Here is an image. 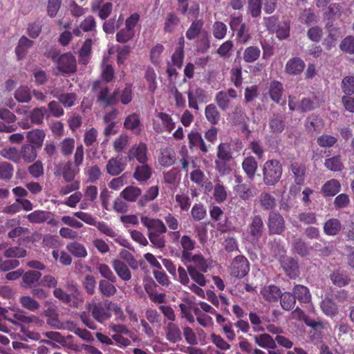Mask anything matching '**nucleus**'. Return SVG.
<instances>
[{
  "label": "nucleus",
  "instance_id": "f257e3e1",
  "mask_svg": "<svg viewBox=\"0 0 354 354\" xmlns=\"http://www.w3.org/2000/svg\"><path fill=\"white\" fill-rule=\"evenodd\" d=\"M91 90L96 93L97 102L104 107L115 105L118 102V91L111 93L109 87L100 80L93 82Z\"/></svg>",
  "mask_w": 354,
  "mask_h": 354
},
{
  "label": "nucleus",
  "instance_id": "f03ea898",
  "mask_svg": "<svg viewBox=\"0 0 354 354\" xmlns=\"http://www.w3.org/2000/svg\"><path fill=\"white\" fill-rule=\"evenodd\" d=\"M282 165L275 159L267 160L263 166V181L267 186L275 185L281 179Z\"/></svg>",
  "mask_w": 354,
  "mask_h": 354
},
{
  "label": "nucleus",
  "instance_id": "7ed1b4c3",
  "mask_svg": "<svg viewBox=\"0 0 354 354\" xmlns=\"http://www.w3.org/2000/svg\"><path fill=\"white\" fill-rule=\"evenodd\" d=\"M230 275L237 279L245 277L250 271V263L243 255H238L232 261L229 267Z\"/></svg>",
  "mask_w": 354,
  "mask_h": 354
},
{
  "label": "nucleus",
  "instance_id": "20e7f679",
  "mask_svg": "<svg viewBox=\"0 0 354 354\" xmlns=\"http://www.w3.org/2000/svg\"><path fill=\"white\" fill-rule=\"evenodd\" d=\"M268 227L270 234H281L286 229L285 220L277 212H271L268 216Z\"/></svg>",
  "mask_w": 354,
  "mask_h": 354
},
{
  "label": "nucleus",
  "instance_id": "39448f33",
  "mask_svg": "<svg viewBox=\"0 0 354 354\" xmlns=\"http://www.w3.org/2000/svg\"><path fill=\"white\" fill-rule=\"evenodd\" d=\"M1 315L5 320L10 322L15 325H20L21 323L29 324L36 319L35 316L26 315L23 312H14L1 308Z\"/></svg>",
  "mask_w": 354,
  "mask_h": 354
},
{
  "label": "nucleus",
  "instance_id": "423d86ee",
  "mask_svg": "<svg viewBox=\"0 0 354 354\" xmlns=\"http://www.w3.org/2000/svg\"><path fill=\"white\" fill-rule=\"evenodd\" d=\"M147 146L145 142H140L129 149L127 158L129 161L136 160L139 163L144 164L148 160Z\"/></svg>",
  "mask_w": 354,
  "mask_h": 354
},
{
  "label": "nucleus",
  "instance_id": "0eeeda50",
  "mask_svg": "<svg viewBox=\"0 0 354 354\" xmlns=\"http://www.w3.org/2000/svg\"><path fill=\"white\" fill-rule=\"evenodd\" d=\"M57 68L64 73L69 74L76 71V59L71 53L61 55L57 60Z\"/></svg>",
  "mask_w": 354,
  "mask_h": 354
},
{
  "label": "nucleus",
  "instance_id": "6e6552de",
  "mask_svg": "<svg viewBox=\"0 0 354 354\" xmlns=\"http://www.w3.org/2000/svg\"><path fill=\"white\" fill-rule=\"evenodd\" d=\"M26 217L28 221L32 223H41L46 222L48 224L53 226H56L58 224V222L55 220L53 214L44 210H35L28 214Z\"/></svg>",
  "mask_w": 354,
  "mask_h": 354
},
{
  "label": "nucleus",
  "instance_id": "1a4fd4ad",
  "mask_svg": "<svg viewBox=\"0 0 354 354\" xmlns=\"http://www.w3.org/2000/svg\"><path fill=\"white\" fill-rule=\"evenodd\" d=\"M280 264L286 274L290 279H296L299 275V266L297 259L292 257H283L280 259Z\"/></svg>",
  "mask_w": 354,
  "mask_h": 354
},
{
  "label": "nucleus",
  "instance_id": "9d476101",
  "mask_svg": "<svg viewBox=\"0 0 354 354\" xmlns=\"http://www.w3.org/2000/svg\"><path fill=\"white\" fill-rule=\"evenodd\" d=\"M188 105L190 109L198 110V103H206L208 101L207 92L202 88L198 87L194 90L187 91Z\"/></svg>",
  "mask_w": 354,
  "mask_h": 354
},
{
  "label": "nucleus",
  "instance_id": "9b49d317",
  "mask_svg": "<svg viewBox=\"0 0 354 354\" xmlns=\"http://www.w3.org/2000/svg\"><path fill=\"white\" fill-rule=\"evenodd\" d=\"M188 145L190 149H198L203 153H207L211 148L210 145H206L202 135L196 131H192L187 135Z\"/></svg>",
  "mask_w": 354,
  "mask_h": 354
},
{
  "label": "nucleus",
  "instance_id": "f8f14e48",
  "mask_svg": "<svg viewBox=\"0 0 354 354\" xmlns=\"http://www.w3.org/2000/svg\"><path fill=\"white\" fill-rule=\"evenodd\" d=\"M283 91V86L281 82L272 80L268 86L267 94L272 101L279 105L284 106L286 104V100L281 102Z\"/></svg>",
  "mask_w": 354,
  "mask_h": 354
},
{
  "label": "nucleus",
  "instance_id": "ddd939ff",
  "mask_svg": "<svg viewBox=\"0 0 354 354\" xmlns=\"http://www.w3.org/2000/svg\"><path fill=\"white\" fill-rule=\"evenodd\" d=\"M140 221L142 224L147 228L149 232L165 233L167 230L164 223L158 218L142 216Z\"/></svg>",
  "mask_w": 354,
  "mask_h": 354
},
{
  "label": "nucleus",
  "instance_id": "4468645a",
  "mask_svg": "<svg viewBox=\"0 0 354 354\" xmlns=\"http://www.w3.org/2000/svg\"><path fill=\"white\" fill-rule=\"evenodd\" d=\"M88 310L93 317L97 322L103 323L111 317V313L102 304H92L88 305Z\"/></svg>",
  "mask_w": 354,
  "mask_h": 354
},
{
  "label": "nucleus",
  "instance_id": "2eb2a0df",
  "mask_svg": "<svg viewBox=\"0 0 354 354\" xmlns=\"http://www.w3.org/2000/svg\"><path fill=\"white\" fill-rule=\"evenodd\" d=\"M250 234L254 240L259 241L262 236L264 230V224L260 215L252 217V223L250 224Z\"/></svg>",
  "mask_w": 354,
  "mask_h": 354
},
{
  "label": "nucleus",
  "instance_id": "dca6fc26",
  "mask_svg": "<svg viewBox=\"0 0 354 354\" xmlns=\"http://www.w3.org/2000/svg\"><path fill=\"white\" fill-rule=\"evenodd\" d=\"M59 170L66 182L73 181L75 176L78 174L80 169L78 167L68 160L59 166Z\"/></svg>",
  "mask_w": 354,
  "mask_h": 354
},
{
  "label": "nucleus",
  "instance_id": "f3484780",
  "mask_svg": "<svg viewBox=\"0 0 354 354\" xmlns=\"http://www.w3.org/2000/svg\"><path fill=\"white\" fill-rule=\"evenodd\" d=\"M305 68L304 62L299 57H293L290 59L285 66L286 73L291 75H297L301 74Z\"/></svg>",
  "mask_w": 354,
  "mask_h": 354
},
{
  "label": "nucleus",
  "instance_id": "a211bd4d",
  "mask_svg": "<svg viewBox=\"0 0 354 354\" xmlns=\"http://www.w3.org/2000/svg\"><path fill=\"white\" fill-rule=\"evenodd\" d=\"M261 295L266 301L273 303L278 301L279 297L281 296V291L278 286L270 285L264 286L261 290Z\"/></svg>",
  "mask_w": 354,
  "mask_h": 354
},
{
  "label": "nucleus",
  "instance_id": "6ab92c4d",
  "mask_svg": "<svg viewBox=\"0 0 354 354\" xmlns=\"http://www.w3.org/2000/svg\"><path fill=\"white\" fill-rule=\"evenodd\" d=\"M112 267L117 275L122 280L129 281L131 279V273L127 265L120 259H115L112 261Z\"/></svg>",
  "mask_w": 354,
  "mask_h": 354
},
{
  "label": "nucleus",
  "instance_id": "aec40b11",
  "mask_svg": "<svg viewBox=\"0 0 354 354\" xmlns=\"http://www.w3.org/2000/svg\"><path fill=\"white\" fill-rule=\"evenodd\" d=\"M45 138L46 133L43 129H35L28 131L26 133L27 140L37 149L42 147Z\"/></svg>",
  "mask_w": 354,
  "mask_h": 354
},
{
  "label": "nucleus",
  "instance_id": "412c9836",
  "mask_svg": "<svg viewBox=\"0 0 354 354\" xmlns=\"http://www.w3.org/2000/svg\"><path fill=\"white\" fill-rule=\"evenodd\" d=\"M166 339L171 343H177L182 340V333L178 326L174 322H169L165 327Z\"/></svg>",
  "mask_w": 354,
  "mask_h": 354
},
{
  "label": "nucleus",
  "instance_id": "4be33fe9",
  "mask_svg": "<svg viewBox=\"0 0 354 354\" xmlns=\"http://www.w3.org/2000/svg\"><path fill=\"white\" fill-rule=\"evenodd\" d=\"M41 273L38 270H28L22 275L21 286L32 288L39 283Z\"/></svg>",
  "mask_w": 354,
  "mask_h": 354
},
{
  "label": "nucleus",
  "instance_id": "5701e85b",
  "mask_svg": "<svg viewBox=\"0 0 354 354\" xmlns=\"http://www.w3.org/2000/svg\"><path fill=\"white\" fill-rule=\"evenodd\" d=\"M126 165L122 162V158H112L106 164V172L111 176H118L125 169Z\"/></svg>",
  "mask_w": 354,
  "mask_h": 354
},
{
  "label": "nucleus",
  "instance_id": "b1692460",
  "mask_svg": "<svg viewBox=\"0 0 354 354\" xmlns=\"http://www.w3.org/2000/svg\"><path fill=\"white\" fill-rule=\"evenodd\" d=\"M254 340L256 344L263 348L268 349V351L269 349H275L277 346L274 339L268 333L254 335Z\"/></svg>",
  "mask_w": 354,
  "mask_h": 354
},
{
  "label": "nucleus",
  "instance_id": "393cba45",
  "mask_svg": "<svg viewBox=\"0 0 354 354\" xmlns=\"http://www.w3.org/2000/svg\"><path fill=\"white\" fill-rule=\"evenodd\" d=\"M292 294L300 303L307 304L311 300L309 289L303 285H295L292 288Z\"/></svg>",
  "mask_w": 354,
  "mask_h": 354
},
{
  "label": "nucleus",
  "instance_id": "a878e982",
  "mask_svg": "<svg viewBox=\"0 0 354 354\" xmlns=\"http://www.w3.org/2000/svg\"><path fill=\"white\" fill-rule=\"evenodd\" d=\"M180 243L183 248L182 259H189L192 255V251L195 248L196 242L189 236L183 235L180 239Z\"/></svg>",
  "mask_w": 354,
  "mask_h": 354
},
{
  "label": "nucleus",
  "instance_id": "bb28decb",
  "mask_svg": "<svg viewBox=\"0 0 354 354\" xmlns=\"http://www.w3.org/2000/svg\"><path fill=\"white\" fill-rule=\"evenodd\" d=\"M342 227V223L339 219L332 218L324 223L323 230L324 234L328 236H336L341 231Z\"/></svg>",
  "mask_w": 354,
  "mask_h": 354
},
{
  "label": "nucleus",
  "instance_id": "cd10ccee",
  "mask_svg": "<svg viewBox=\"0 0 354 354\" xmlns=\"http://www.w3.org/2000/svg\"><path fill=\"white\" fill-rule=\"evenodd\" d=\"M341 189V184L336 179L326 181L322 187V193L326 197L335 196Z\"/></svg>",
  "mask_w": 354,
  "mask_h": 354
},
{
  "label": "nucleus",
  "instance_id": "c85d7f7f",
  "mask_svg": "<svg viewBox=\"0 0 354 354\" xmlns=\"http://www.w3.org/2000/svg\"><path fill=\"white\" fill-rule=\"evenodd\" d=\"M290 171L294 175L295 182L297 185H301L304 183L306 167L304 164L297 162L291 163Z\"/></svg>",
  "mask_w": 354,
  "mask_h": 354
},
{
  "label": "nucleus",
  "instance_id": "c756f323",
  "mask_svg": "<svg viewBox=\"0 0 354 354\" xmlns=\"http://www.w3.org/2000/svg\"><path fill=\"white\" fill-rule=\"evenodd\" d=\"M33 41L25 36H22L15 48V53L18 60H21L25 57L28 50L32 46Z\"/></svg>",
  "mask_w": 354,
  "mask_h": 354
},
{
  "label": "nucleus",
  "instance_id": "7c9ffc66",
  "mask_svg": "<svg viewBox=\"0 0 354 354\" xmlns=\"http://www.w3.org/2000/svg\"><path fill=\"white\" fill-rule=\"evenodd\" d=\"M152 175L151 167L146 163L136 167L133 178L138 181H147Z\"/></svg>",
  "mask_w": 354,
  "mask_h": 354
},
{
  "label": "nucleus",
  "instance_id": "2f4dec72",
  "mask_svg": "<svg viewBox=\"0 0 354 354\" xmlns=\"http://www.w3.org/2000/svg\"><path fill=\"white\" fill-rule=\"evenodd\" d=\"M184 261L192 262L194 263L192 266L201 272H207L209 267L207 259L201 254H192L189 259H185Z\"/></svg>",
  "mask_w": 354,
  "mask_h": 354
},
{
  "label": "nucleus",
  "instance_id": "473e14b6",
  "mask_svg": "<svg viewBox=\"0 0 354 354\" xmlns=\"http://www.w3.org/2000/svg\"><path fill=\"white\" fill-rule=\"evenodd\" d=\"M36 147L30 144H25L22 145L20 151V158L21 157L26 162H33L37 156Z\"/></svg>",
  "mask_w": 354,
  "mask_h": 354
},
{
  "label": "nucleus",
  "instance_id": "72a5a7b5",
  "mask_svg": "<svg viewBox=\"0 0 354 354\" xmlns=\"http://www.w3.org/2000/svg\"><path fill=\"white\" fill-rule=\"evenodd\" d=\"M115 282H111V281H109L108 279H101L99 281V291L100 294L106 297H110L111 296H113L116 292L117 289L115 286H114V283Z\"/></svg>",
  "mask_w": 354,
  "mask_h": 354
},
{
  "label": "nucleus",
  "instance_id": "f704fd0d",
  "mask_svg": "<svg viewBox=\"0 0 354 354\" xmlns=\"http://www.w3.org/2000/svg\"><path fill=\"white\" fill-rule=\"evenodd\" d=\"M269 128L273 133H281L285 129V122L282 115L280 114H274L270 119Z\"/></svg>",
  "mask_w": 354,
  "mask_h": 354
},
{
  "label": "nucleus",
  "instance_id": "c9c22d12",
  "mask_svg": "<svg viewBox=\"0 0 354 354\" xmlns=\"http://www.w3.org/2000/svg\"><path fill=\"white\" fill-rule=\"evenodd\" d=\"M306 127L309 131L319 133L324 127V121L318 115H311L307 118Z\"/></svg>",
  "mask_w": 354,
  "mask_h": 354
},
{
  "label": "nucleus",
  "instance_id": "e433bc0d",
  "mask_svg": "<svg viewBox=\"0 0 354 354\" xmlns=\"http://www.w3.org/2000/svg\"><path fill=\"white\" fill-rule=\"evenodd\" d=\"M217 158L222 161L228 162L232 159V153L230 145L227 142H222L217 147Z\"/></svg>",
  "mask_w": 354,
  "mask_h": 354
},
{
  "label": "nucleus",
  "instance_id": "4c0bfd02",
  "mask_svg": "<svg viewBox=\"0 0 354 354\" xmlns=\"http://www.w3.org/2000/svg\"><path fill=\"white\" fill-rule=\"evenodd\" d=\"M242 167L248 177L252 180L257 169V162L254 158L250 156L245 158L242 163Z\"/></svg>",
  "mask_w": 354,
  "mask_h": 354
},
{
  "label": "nucleus",
  "instance_id": "58836bf2",
  "mask_svg": "<svg viewBox=\"0 0 354 354\" xmlns=\"http://www.w3.org/2000/svg\"><path fill=\"white\" fill-rule=\"evenodd\" d=\"M207 120L212 125L217 124L220 120L221 115L214 104H208L205 109Z\"/></svg>",
  "mask_w": 354,
  "mask_h": 354
},
{
  "label": "nucleus",
  "instance_id": "ea45409f",
  "mask_svg": "<svg viewBox=\"0 0 354 354\" xmlns=\"http://www.w3.org/2000/svg\"><path fill=\"white\" fill-rule=\"evenodd\" d=\"M292 252L301 257L309 255L310 252L306 243L300 238L295 239L292 243Z\"/></svg>",
  "mask_w": 354,
  "mask_h": 354
},
{
  "label": "nucleus",
  "instance_id": "a19ab883",
  "mask_svg": "<svg viewBox=\"0 0 354 354\" xmlns=\"http://www.w3.org/2000/svg\"><path fill=\"white\" fill-rule=\"evenodd\" d=\"M66 249L74 257L77 258H84L88 253L84 245L77 241H74L67 244Z\"/></svg>",
  "mask_w": 354,
  "mask_h": 354
},
{
  "label": "nucleus",
  "instance_id": "79ce46f5",
  "mask_svg": "<svg viewBox=\"0 0 354 354\" xmlns=\"http://www.w3.org/2000/svg\"><path fill=\"white\" fill-rule=\"evenodd\" d=\"M141 194L142 191L139 187L128 186L121 192L120 196L127 201L134 202Z\"/></svg>",
  "mask_w": 354,
  "mask_h": 354
},
{
  "label": "nucleus",
  "instance_id": "37998d69",
  "mask_svg": "<svg viewBox=\"0 0 354 354\" xmlns=\"http://www.w3.org/2000/svg\"><path fill=\"white\" fill-rule=\"evenodd\" d=\"M324 166L328 170L334 172L342 171L344 167L339 155L326 158L324 161Z\"/></svg>",
  "mask_w": 354,
  "mask_h": 354
},
{
  "label": "nucleus",
  "instance_id": "c03bdc74",
  "mask_svg": "<svg viewBox=\"0 0 354 354\" xmlns=\"http://www.w3.org/2000/svg\"><path fill=\"white\" fill-rule=\"evenodd\" d=\"M204 23L201 19L194 20L186 31V37L189 40H193L196 38L201 33Z\"/></svg>",
  "mask_w": 354,
  "mask_h": 354
},
{
  "label": "nucleus",
  "instance_id": "a18cd8bd",
  "mask_svg": "<svg viewBox=\"0 0 354 354\" xmlns=\"http://www.w3.org/2000/svg\"><path fill=\"white\" fill-rule=\"evenodd\" d=\"M109 328L111 330L115 333V334H120L122 335H126L133 342H136L138 339L135 333L129 330L124 324H117L111 323Z\"/></svg>",
  "mask_w": 354,
  "mask_h": 354
},
{
  "label": "nucleus",
  "instance_id": "49530a36",
  "mask_svg": "<svg viewBox=\"0 0 354 354\" xmlns=\"http://www.w3.org/2000/svg\"><path fill=\"white\" fill-rule=\"evenodd\" d=\"M279 299L281 306L284 310L289 311L293 309L296 304L295 297L289 292H281Z\"/></svg>",
  "mask_w": 354,
  "mask_h": 354
},
{
  "label": "nucleus",
  "instance_id": "de8ad7c7",
  "mask_svg": "<svg viewBox=\"0 0 354 354\" xmlns=\"http://www.w3.org/2000/svg\"><path fill=\"white\" fill-rule=\"evenodd\" d=\"M259 202L264 210L272 209L276 206V199L270 193L262 192L259 196Z\"/></svg>",
  "mask_w": 354,
  "mask_h": 354
},
{
  "label": "nucleus",
  "instance_id": "09e8293b",
  "mask_svg": "<svg viewBox=\"0 0 354 354\" xmlns=\"http://www.w3.org/2000/svg\"><path fill=\"white\" fill-rule=\"evenodd\" d=\"M319 104L317 102V98L312 100L309 97L303 98L298 104L297 111L300 113H305L310 111L318 107Z\"/></svg>",
  "mask_w": 354,
  "mask_h": 354
},
{
  "label": "nucleus",
  "instance_id": "8fccbe9b",
  "mask_svg": "<svg viewBox=\"0 0 354 354\" xmlns=\"http://www.w3.org/2000/svg\"><path fill=\"white\" fill-rule=\"evenodd\" d=\"M187 269L191 279L198 286H205L206 285V279L203 274L204 272L197 270V269L194 268L192 265L187 266Z\"/></svg>",
  "mask_w": 354,
  "mask_h": 354
},
{
  "label": "nucleus",
  "instance_id": "3c124183",
  "mask_svg": "<svg viewBox=\"0 0 354 354\" xmlns=\"http://www.w3.org/2000/svg\"><path fill=\"white\" fill-rule=\"evenodd\" d=\"M180 19L175 13H167L164 24V31L165 32H173L175 28L178 25Z\"/></svg>",
  "mask_w": 354,
  "mask_h": 354
},
{
  "label": "nucleus",
  "instance_id": "603ef678",
  "mask_svg": "<svg viewBox=\"0 0 354 354\" xmlns=\"http://www.w3.org/2000/svg\"><path fill=\"white\" fill-rule=\"evenodd\" d=\"M261 54V50L257 46H249L243 52V59L247 63H252L257 60Z\"/></svg>",
  "mask_w": 354,
  "mask_h": 354
},
{
  "label": "nucleus",
  "instance_id": "864d4df0",
  "mask_svg": "<svg viewBox=\"0 0 354 354\" xmlns=\"http://www.w3.org/2000/svg\"><path fill=\"white\" fill-rule=\"evenodd\" d=\"M321 308L323 313L327 316L333 317L338 313V308L336 304L332 299L328 298H326L322 301Z\"/></svg>",
  "mask_w": 354,
  "mask_h": 354
},
{
  "label": "nucleus",
  "instance_id": "5fc2aeb1",
  "mask_svg": "<svg viewBox=\"0 0 354 354\" xmlns=\"http://www.w3.org/2000/svg\"><path fill=\"white\" fill-rule=\"evenodd\" d=\"M213 196L214 200L218 203H221L227 199V190L224 185L221 183L219 180H217V183L214 186Z\"/></svg>",
  "mask_w": 354,
  "mask_h": 354
},
{
  "label": "nucleus",
  "instance_id": "6e6d98bb",
  "mask_svg": "<svg viewBox=\"0 0 354 354\" xmlns=\"http://www.w3.org/2000/svg\"><path fill=\"white\" fill-rule=\"evenodd\" d=\"M21 306L30 311L34 312L40 307L39 302L30 296H22L19 298Z\"/></svg>",
  "mask_w": 354,
  "mask_h": 354
},
{
  "label": "nucleus",
  "instance_id": "4d7b16f0",
  "mask_svg": "<svg viewBox=\"0 0 354 354\" xmlns=\"http://www.w3.org/2000/svg\"><path fill=\"white\" fill-rule=\"evenodd\" d=\"M140 125V115L136 113H133L128 115L124 122V128L131 131L137 130Z\"/></svg>",
  "mask_w": 354,
  "mask_h": 354
},
{
  "label": "nucleus",
  "instance_id": "13d9d810",
  "mask_svg": "<svg viewBox=\"0 0 354 354\" xmlns=\"http://www.w3.org/2000/svg\"><path fill=\"white\" fill-rule=\"evenodd\" d=\"M191 215L194 221H200L205 218L206 209L202 203H195L191 209Z\"/></svg>",
  "mask_w": 354,
  "mask_h": 354
},
{
  "label": "nucleus",
  "instance_id": "bf43d9fd",
  "mask_svg": "<svg viewBox=\"0 0 354 354\" xmlns=\"http://www.w3.org/2000/svg\"><path fill=\"white\" fill-rule=\"evenodd\" d=\"M54 96L56 97L59 102L65 107L73 106L77 100V95L75 93H65Z\"/></svg>",
  "mask_w": 354,
  "mask_h": 354
},
{
  "label": "nucleus",
  "instance_id": "052dcab7",
  "mask_svg": "<svg viewBox=\"0 0 354 354\" xmlns=\"http://www.w3.org/2000/svg\"><path fill=\"white\" fill-rule=\"evenodd\" d=\"M1 155L16 163H18L20 160V153L17 148L13 147L3 149L1 151Z\"/></svg>",
  "mask_w": 354,
  "mask_h": 354
},
{
  "label": "nucleus",
  "instance_id": "680f3d73",
  "mask_svg": "<svg viewBox=\"0 0 354 354\" xmlns=\"http://www.w3.org/2000/svg\"><path fill=\"white\" fill-rule=\"evenodd\" d=\"M59 147L62 154L68 156L75 148V140L72 138H66L60 142Z\"/></svg>",
  "mask_w": 354,
  "mask_h": 354
},
{
  "label": "nucleus",
  "instance_id": "e2e57ef3",
  "mask_svg": "<svg viewBox=\"0 0 354 354\" xmlns=\"http://www.w3.org/2000/svg\"><path fill=\"white\" fill-rule=\"evenodd\" d=\"M100 275L106 279L111 282H116L117 278L113 272L111 271L109 266L105 263H99L96 267Z\"/></svg>",
  "mask_w": 354,
  "mask_h": 354
},
{
  "label": "nucleus",
  "instance_id": "0e129e2a",
  "mask_svg": "<svg viewBox=\"0 0 354 354\" xmlns=\"http://www.w3.org/2000/svg\"><path fill=\"white\" fill-rule=\"evenodd\" d=\"M341 88L345 95H351L354 93V76L348 75L343 78Z\"/></svg>",
  "mask_w": 354,
  "mask_h": 354
},
{
  "label": "nucleus",
  "instance_id": "69168bd1",
  "mask_svg": "<svg viewBox=\"0 0 354 354\" xmlns=\"http://www.w3.org/2000/svg\"><path fill=\"white\" fill-rule=\"evenodd\" d=\"M15 98L19 102L25 103L31 100L30 91L27 86H21L15 93Z\"/></svg>",
  "mask_w": 354,
  "mask_h": 354
},
{
  "label": "nucleus",
  "instance_id": "338daca9",
  "mask_svg": "<svg viewBox=\"0 0 354 354\" xmlns=\"http://www.w3.org/2000/svg\"><path fill=\"white\" fill-rule=\"evenodd\" d=\"M135 33V30H130L126 28H122L116 33V41L122 44L127 43L134 37Z\"/></svg>",
  "mask_w": 354,
  "mask_h": 354
},
{
  "label": "nucleus",
  "instance_id": "774afa93",
  "mask_svg": "<svg viewBox=\"0 0 354 354\" xmlns=\"http://www.w3.org/2000/svg\"><path fill=\"white\" fill-rule=\"evenodd\" d=\"M340 48L345 53L353 55L354 54V37L349 35L346 37L340 44Z\"/></svg>",
  "mask_w": 354,
  "mask_h": 354
}]
</instances>
